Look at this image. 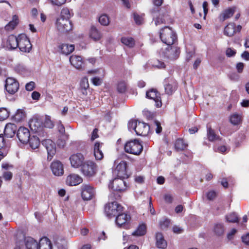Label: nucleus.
Here are the masks:
<instances>
[{"mask_svg": "<svg viewBox=\"0 0 249 249\" xmlns=\"http://www.w3.org/2000/svg\"><path fill=\"white\" fill-rule=\"evenodd\" d=\"M241 117L239 114L234 113L230 118V122L233 124H238L241 121Z\"/></svg>", "mask_w": 249, "mask_h": 249, "instance_id": "45", "label": "nucleus"}, {"mask_svg": "<svg viewBox=\"0 0 249 249\" xmlns=\"http://www.w3.org/2000/svg\"><path fill=\"white\" fill-rule=\"evenodd\" d=\"M142 150L143 146L137 139L130 140L124 145V150L127 153L139 155Z\"/></svg>", "mask_w": 249, "mask_h": 249, "instance_id": "6", "label": "nucleus"}, {"mask_svg": "<svg viewBox=\"0 0 249 249\" xmlns=\"http://www.w3.org/2000/svg\"><path fill=\"white\" fill-rule=\"evenodd\" d=\"M152 65L153 67L157 68H163L165 67L164 63L159 60H154L153 62Z\"/></svg>", "mask_w": 249, "mask_h": 249, "instance_id": "51", "label": "nucleus"}, {"mask_svg": "<svg viewBox=\"0 0 249 249\" xmlns=\"http://www.w3.org/2000/svg\"><path fill=\"white\" fill-rule=\"evenodd\" d=\"M146 232V227L144 224H140L136 230L132 232V235L135 236L144 235Z\"/></svg>", "mask_w": 249, "mask_h": 249, "instance_id": "32", "label": "nucleus"}, {"mask_svg": "<svg viewBox=\"0 0 249 249\" xmlns=\"http://www.w3.org/2000/svg\"><path fill=\"white\" fill-rule=\"evenodd\" d=\"M156 245L160 249H165L167 247V242L164 240L162 234L157 232L156 234Z\"/></svg>", "mask_w": 249, "mask_h": 249, "instance_id": "25", "label": "nucleus"}, {"mask_svg": "<svg viewBox=\"0 0 249 249\" xmlns=\"http://www.w3.org/2000/svg\"><path fill=\"white\" fill-rule=\"evenodd\" d=\"M207 137L210 141L213 142L217 140H220L219 136L216 135L214 131L211 128H208L207 130Z\"/></svg>", "mask_w": 249, "mask_h": 249, "instance_id": "38", "label": "nucleus"}, {"mask_svg": "<svg viewBox=\"0 0 249 249\" xmlns=\"http://www.w3.org/2000/svg\"><path fill=\"white\" fill-rule=\"evenodd\" d=\"M160 36L162 42L167 46L172 45L177 40L175 33L168 26L160 30Z\"/></svg>", "mask_w": 249, "mask_h": 249, "instance_id": "4", "label": "nucleus"}, {"mask_svg": "<svg viewBox=\"0 0 249 249\" xmlns=\"http://www.w3.org/2000/svg\"><path fill=\"white\" fill-rule=\"evenodd\" d=\"M89 84L88 79L86 77L83 78L80 82V88L89 89Z\"/></svg>", "mask_w": 249, "mask_h": 249, "instance_id": "53", "label": "nucleus"}, {"mask_svg": "<svg viewBox=\"0 0 249 249\" xmlns=\"http://www.w3.org/2000/svg\"><path fill=\"white\" fill-rule=\"evenodd\" d=\"M57 128H58V131L59 132V133L60 134V135H66L65 134V128L62 124H58Z\"/></svg>", "mask_w": 249, "mask_h": 249, "instance_id": "62", "label": "nucleus"}, {"mask_svg": "<svg viewBox=\"0 0 249 249\" xmlns=\"http://www.w3.org/2000/svg\"><path fill=\"white\" fill-rule=\"evenodd\" d=\"M130 220V216L129 214L121 213L117 215L116 223L118 226H123L126 229L128 228V223Z\"/></svg>", "mask_w": 249, "mask_h": 249, "instance_id": "16", "label": "nucleus"}, {"mask_svg": "<svg viewBox=\"0 0 249 249\" xmlns=\"http://www.w3.org/2000/svg\"><path fill=\"white\" fill-rule=\"evenodd\" d=\"M244 65L243 63H238L236 64V68L237 70V71L239 73H241L243 71L244 69Z\"/></svg>", "mask_w": 249, "mask_h": 249, "instance_id": "64", "label": "nucleus"}, {"mask_svg": "<svg viewBox=\"0 0 249 249\" xmlns=\"http://www.w3.org/2000/svg\"><path fill=\"white\" fill-rule=\"evenodd\" d=\"M30 147L33 149L37 148L40 143V141L36 136H32L29 138L28 142Z\"/></svg>", "mask_w": 249, "mask_h": 249, "instance_id": "35", "label": "nucleus"}, {"mask_svg": "<svg viewBox=\"0 0 249 249\" xmlns=\"http://www.w3.org/2000/svg\"><path fill=\"white\" fill-rule=\"evenodd\" d=\"M17 130L16 124L12 123L7 124L4 129V133L7 138H12L14 136Z\"/></svg>", "mask_w": 249, "mask_h": 249, "instance_id": "22", "label": "nucleus"}, {"mask_svg": "<svg viewBox=\"0 0 249 249\" xmlns=\"http://www.w3.org/2000/svg\"><path fill=\"white\" fill-rule=\"evenodd\" d=\"M128 128L130 131L134 130L137 135L145 136L149 130V125L137 120H131L128 122Z\"/></svg>", "mask_w": 249, "mask_h": 249, "instance_id": "1", "label": "nucleus"}, {"mask_svg": "<svg viewBox=\"0 0 249 249\" xmlns=\"http://www.w3.org/2000/svg\"><path fill=\"white\" fill-rule=\"evenodd\" d=\"M57 30L61 33H66L72 30V25L70 20L58 18L55 22Z\"/></svg>", "mask_w": 249, "mask_h": 249, "instance_id": "8", "label": "nucleus"}, {"mask_svg": "<svg viewBox=\"0 0 249 249\" xmlns=\"http://www.w3.org/2000/svg\"><path fill=\"white\" fill-rule=\"evenodd\" d=\"M173 231L175 233L179 234L183 232V230L179 226H175L173 227Z\"/></svg>", "mask_w": 249, "mask_h": 249, "instance_id": "60", "label": "nucleus"}, {"mask_svg": "<svg viewBox=\"0 0 249 249\" xmlns=\"http://www.w3.org/2000/svg\"><path fill=\"white\" fill-rule=\"evenodd\" d=\"M226 221L229 222L235 223L238 221V217L234 213H231L226 216Z\"/></svg>", "mask_w": 249, "mask_h": 249, "instance_id": "41", "label": "nucleus"}, {"mask_svg": "<svg viewBox=\"0 0 249 249\" xmlns=\"http://www.w3.org/2000/svg\"><path fill=\"white\" fill-rule=\"evenodd\" d=\"M38 244V249H52L53 247L51 241L46 237L41 238Z\"/></svg>", "mask_w": 249, "mask_h": 249, "instance_id": "28", "label": "nucleus"}, {"mask_svg": "<svg viewBox=\"0 0 249 249\" xmlns=\"http://www.w3.org/2000/svg\"><path fill=\"white\" fill-rule=\"evenodd\" d=\"M35 87V83L34 82H30L25 86L26 89L28 91L33 90Z\"/></svg>", "mask_w": 249, "mask_h": 249, "instance_id": "58", "label": "nucleus"}, {"mask_svg": "<svg viewBox=\"0 0 249 249\" xmlns=\"http://www.w3.org/2000/svg\"><path fill=\"white\" fill-rule=\"evenodd\" d=\"M126 89V85L124 81H120L117 86V90L119 92L124 93Z\"/></svg>", "mask_w": 249, "mask_h": 249, "instance_id": "49", "label": "nucleus"}, {"mask_svg": "<svg viewBox=\"0 0 249 249\" xmlns=\"http://www.w3.org/2000/svg\"><path fill=\"white\" fill-rule=\"evenodd\" d=\"M44 126L49 128H52L54 126V124L49 116H46Z\"/></svg>", "mask_w": 249, "mask_h": 249, "instance_id": "47", "label": "nucleus"}, {"mask_svg": "<svg viewBox=\"0 0 249 249\" xmlns=\"http://www.w3.org/2000/svg\"><path fill=\"white\" fill-rule=\"evenodd\" d=\"M175 148L178 150H183L186 148L187 145L181 139H178L176 141L175 144Z\"/></svg>", "mask_w": 249, "mask_h": 249, "instance_id": "42", "label": "nucleus"}, {"mask_svg": "<svg viewBox=\"0 0 249 249\" xmlns=\"http://www.w3.org/2000/svg\"><path fill=\"white\" fill-rule=\"evenodd\" d=\"M71 17L70 10L68 8H63L61 11L60 16L59 18H62L70 20Z\"/></svg>", "mask_w": 249, "mask_h": 249, "instance_id": "39", "label": "nucleus"}, {"mask_svg": "<svg viewBox=\"0 0 249 249\" xmlns=\"http://www.w3.org/2000/svg\"><path fill=\"white\" fill-rule=\"evenodd\" d=\"M5 180L9 181L13 177V174L9 171H4L3 172L2 177Z\"/></svg>", "mask_w": 249, "mask_h": 249, "instance_id": "52", "label": "nucleus"}, {"mask_svg": "<svg viewBox=\"0 0 249 249\" xmlns=\"http://www.w3.org/2000/svg\"><path fill=\"white\" fill-rule=\"evenodd\" d=\"M159 54L162 57L171 60L177 59L179 56L180 51L176 46H163L159 52Z\"/></svg>", "mask_w": 249, "mask_h": 249, "instance_id": "3", "label": "nucleus"}, {"mask_svg": "<svg viewBox=\"0 0 249 249\" xmlns=\"http://www.w3.org/2000/svg\"><path fill=\"white\" fill-rule=\"evenodd\" d=\"M115 164H117L114 170V173L117 174V176L120 178H125L127 176L126 162L124 161H121L118 164L115 161Z\"/></svg>", "mask_w": 249, "mask_h": 249, "instance_id": "17", "label": "nucleus"}, {"mask_svg": "<svg viewBox=\"0 0 249 249\" xmlns=\"http://www.w3.org/2000/svg\"><path fill=\"white\" fill-rule=\"evenodd\" d=\"M165 21V19H163L162 16H159L155 20V24L156 26H157L158 25H160L161 23H164Z\"/></svg>", "mask_w": 249, "mask_h": 249, "instance_id": "59", "label": "nucleus"}, {"mask_svg": "<svg viewBox=\"0 0 249 249\" xmlns=\"http://www.w3.org/2000/svg\"><path fill=\"white\" fill-rule=\"evenodd\" d=\"M29 126L31 130L38 134L40 137L46 135V132L43 127V122L41 119L37 116H34L29 121Z\"/></svg>", "mask_w": 249, "mask_h": 249, "instance_id": "5", "label": "nucleus"}, {"mask_svg": "<svg viewBox=\"0 0 249 249\" xmlns=\"http://www.w3.org/2000/svg\"><path fill=\"white\" fill-rule=\"evenodd\" d=\"M95 194L94 188L89 184H83L82 186V196L83 199L88 200L92 198Z\"/></svg>", "mask_w": 249, "mask_h": 249, "instance_id": "13", "label": "nucleus"}, {"mask_svg": "<svg viewBox=\"0 0 249 249\" xmlns=\"http://www.w3.org/2000/svg\"><path fill=\"white\" fill-rule=\"evenodd\" d=\"M123 207L117 202L114 201L107 204L105 208V212L107 216L112 217L116 216L118 213H122Z\"/></svg>", "mask_w": 249, "mask_h": 249, "instance_id": "7", "label": "nucleus"}, {"mask_svg": "<svg viewBox=\"0 0 249 249\" xmlns=\"http://www.w3.org/2000/svg\"><path fill=\"white\" fill-rule=\"evenodd\" d=\"M235 10V7L231 8L225 10L219 16L220 20L223 21L232 16Z\"/></svg>", "mask_w": 249, "mask_h": 249, "instance_id": "30", "label": "nucleus"}, {"mask_svg": "<svg viewBox=\"0 0 249 249\" xmlns=\"http://www.w3.org/2000/svg\"><path fill=\"white\" fill-rule=\"evenodd\" d=\"M147 98L153 100L155 103V105L157 107H160L162 105L160 94L155 89H151L147 91L146 93Z\"/></svg>", "mask_w": 249, "mask_h": 249, "instance_id": "15", "label": "nucleus"}, {"mask_svg": "<svg viewBox=\"0 0 249 249\" xmlns=\"http://www.w3.org/2000/svg\"><path fill=\"white\" fill-rule=\"evenodd\" d=\"M19 23L18 17L15 15L12 17V19L7 24H6L4 29L7 31H11L14 30Z\"/></svg>", "mask_w": 249, "mask_h": 249, "instance_id": "26", "label": "nucleus"}, {"mask_svg": "<svg viewBox=\"0 0 249 249\" xmlns=\"http://www.w3.org/2000/svg\"><path fill=\"white\" fill-rule=\"evenodd\" d=\"M121 42L129 48H132L135 45V41L134 39L131 37H122Z\"/></svg>", "mask_w": 249, "mask_h": 249, "instance_id": "37", "label": "nucleus"}, {"mask_svg": "<svg viewBox=\"0 0 249 249\" xmlns=\"http://www.w3.org/2000/svg\"><path fill=\"white\" fill-rule=\"evenodd\" d=\"M17 137L21 142L27 143L30 138V131L25 127H20L17 132Z\"/></svg>", "mask_w": 249, "mask_h": 249, "instance_id": "14", "label": "nucleus"}, {"mask_svg": "<svg viewBox=\"0 0 249 249\" xmlns=\"http://www.w3.org/2000/svg\"><path fill=\"white\" fill-rule=\"evenodd\" d=\"M53 174L56 176H60L64 174V167L62 163L58 161H53L50 166Z\"/></svg>", "mask_w": 249, "mask_h": 249, "instance_id": "18", "label": "nucleus"}, {"mask_svg": "<svg viewBox=\"0 0 249 249\" xmlns=\"http://www.w3.org/2000/svg\"><path fill=\"white\" fill-rule=\"evenodd\" d=\"M224 227L222 224H216L214 227V231L218 235H222L224 232Z\"/></svg>", "mask_w": 249, "mask_h": 249, "instance_id": "46", "label": "nucleus"}, {"mask_svg": "<svg viewBox=\"0 0 249 249\" xmlns=\"http://www.w3.org/2000/svg\"><path fill=\"white\" fill-rule=\"evenodd\" d=\"M26 117V113L24 109H18L17 110L14 118L17 122H20L23 120Z\"/></svg>", "mask_w": 249, "mask_h": 249, "instance_id": "36", "label": "nucleus"}, {"mask_svg": "<svg viewBox=\"0 0 249 249\" xmlns=\"http://www.w3.org/2000/svg\"><path fill=\"white\" fill-rule=\"evenodd\" d=\"M89 34V36L95 41L99 40L102 37L100 32L94 26L91 27Z\"/></svg>", "mask_w": 249, "mask_h": 249, "instance_id": "33", "label": "nucleus"}, {"mask_svg": "<svg viewBox=\"0 0 249 249\" xmlns=\"http://www.w3.org/2000/svg\"><path fill=\"white\" fill-rule=\"evenodd\" d=\"M5 88L10 94H14L19 89V84L16 79L8 77L5 81Z\"/></svg>", "mask_w": 249, "mask_h": 249, "instance_id": "10", "label": "nucleus"}, {"mask_svg": "<svg viewBox=\"0 0 249 249\" xmlns=\"http://www.w3.org/2000/svg\"><path fill=\"white\" fill-rule=\"evenodd\" d=\"M18 36L16 37L14 35L8 36L7 40V47L11 49H15L18 47Z\"/></svg>", "mask_w": 249, "mask_h": 249, "instance_id": "24", "label": "nucleus"}, {"mask_svg": "<svg viewBox=\"0 0 249 249\" xmlns=\"http://www.w3.org/2000/svg\"><path fill=\"white\" fill-rule=\"evenodd\" d=\"M98 20L100 23L103 26H107L109 23V18L106 14L101 15L99 18Z\"/></svg>", "mask_w": 249, "mask_h": 249, "instance_id": "43", "label": "nucleus"}, {"mask_svg": "<svg viewBox=\"0 0 249 249\" xmlns=\"http://www.w3.org/2000/svg\"><path fill=\"white\" fill-rule=\"evenodd\" d=\"M70 61L71 64L77 69L81 68L83 64L81 57L76 55H71L70 57Z\"/></svg>", "mask_w": 249, "mask_h": 249, "instance_id": "27", "label": "nucleus"}, {"mask_svg": "<svg viewBox=\"0 0 249 249\" xmlns=\"http://www.w3.org/2000/svg\"><path fill=\"white\" fill-rule=\"evenodd\" d=\"M52 5L56 6H61L65 4L67 0H47Z\"/></svg>", "mask_w": 249, "mask_h": 249, "instance_id": "48", "label": "nucleus"}, {"mask_svg": "<svg viewBox=\"0 0 249 249\" xmlns=\"http://www.w3.org/2000/svg\"><path fill=\"white\" fill-rule=\"evenodd\" d=\"M235 32V24L233 23H230L225 27L224 34L228 36H232Z\"/></svg>", "mask_w": 249, "mask_h": 249, "instance_id": "31", "label": "nucleus"}, {"mask_svg": "<svg viewBox=\"0 0 249 249\" xmlns=\"http://www.w3.org/2000/svg\"><path fill=\"white\" fill-rule=\"evenodd\" d=\"M242 239L243 243L246 245H249V233L243 235L242 236Z\"/></svg>", "mask_w": 249, "mask_h": 249, "instance_id": "61", "label": "nucleus"}, {"mask_svg": "<svg viewBox=\"0 0 249 249\" xmlns=\"http://www.w3.org/2000/svg\"><path fill=\"white\" fill-rule=\"evenodd\" d=\"M236 53V51L231 48H228L226 51V54L228 57L234 56Z\"/></svg>", "mask_w": 249, "mask_h": 249, "instance_id": "56", "label": "nucleus"}, {"mask_svg": "<svg viewBox=\"0 0 249 249\" xmlns=\"http://www.w3.org/2000/svg\"><path fill=\"white\" fill-rule=\"evenodd\" d=\"M68 139L67 135H60L57 141V144L60 147H64L66 144V142Z\"/></svg>", "mask_w": 249, "mask_h": 249, "instance_id": "40", "label": "nucleus"}, {"mask_svg": "<svg viewBox=\"0 0 249 249\" xmlns=\"http://www.w3.org/2000/svg\"><path fill=\"white\" fill-rule=\"evenodd\" d=\"M107 238V236L106 233L104 231H102L101 233H99L97 237V241H100L101 240H105Z\"/></svg>", "mask_w": 249, "mask_h": 249, "instance_id": "63", "label": "nucleus"}, {"mask_svg": "<svg viewBox=\"0 0 249 249\" xmlns=\"http://www.w3.org/2000/svg\"><path fill=\"white\" fill-rule=\"evenodd\" d=\"M134 19L136 24L140 25L143 22V18L137 14H134Z\"/></svg>", "mask_w": 249, "mask_h": 249, "instance_id": "54", "label": "nucleus"}, {"mask_svg": "<svg viewBox=\"0 0 249 249\" xmlns=\"http://www.w3.org/2000/svg\"><path fill=\"white\" fill-rule=\"evenodd\" d=\"M59 49L62 53L68 55L74 50V46L72 44H63L59 46Z\"/></svg>", "mask_w": 249, "mask_h": 249, "instance_id": "29", "label": "nucleus"}, {"mask_svg": "<svg viewBox=\"0 0 249 249\" xmlns=\"http://www.w3.org/2000/svg\"><path fill=\"white\" fill-rule=\"evenodd\" d=\"M94 155L96 160H101L104 157V155L100 149V144L99 142H96L94 146Z\"/></svg>", "mask_w": 249, "mask_h": 249, "instance_id": "34", "label": "nucleus"}, {"mask_svg": "<svg viewBox=\"0 0 249 249\" xmlns=\"http://www.w3.org/2000/svg\"><path fill=\"white\" fill-rule=\"evenodd\" d=\"M177 88V83L172 78L165 79L164 89L166 93L168 94H172Z\"/></svg>", "mask_w": 249, "mask_h": 249, "instance_id": "19", "label": "nucleus"}, {"mask_svg": "<svg viewBox=\"0 0 249 249\" xmlns=\"http://www.w3.org/2000/svg\"><path fill=\"white\" fill-rule=\"evenodd\" d=\"M18 47L20 51L23 52H29L32 48V45L27 36L24 34L18 36Z\"/></svg>", "mask_w": 249, "mask_h": 249, "instance_id": "9", "label": "nucleus"}, {"mask_svg": "<svg viewBox=\"0 0 249 249\" xmlns=\"http://www.w3.org/2000/svg\"><path fill=\"white\" fill-rule=\"evenodd\" d=\"M91 82L93 85L95 86H99L102 83V79L99 77H94L92 78Z\"/></svg>", "mask_w": 249, "mask_h": 249, "instance_id": "57", "label": "nucleus"}, {"mask_svg": "<svg viewBox=\"0 0 249 249\" xmlns=\"http://www.w3.org/2000/svg\"><path fill=\"white\" fill-rule=\"evenodd\" d=\"M170 225V220L168 219H164L160 222V226L161 229H164L167 228Z\"/></svg>", "mask_w": 249, "mask_h": 249, "instance_id": "50", "label": "nucleus"}, {"mask_svg": "<svg viewBox=\"0 0 249 249\" xmlns=\"http://www.w3.org/2000/svg\"><path fill=\"white\" fill-rule=\"evenodd\" d=\"M216 196V193L214 191H210L207 194V199L209 200H213Z\"/></svg>", "mask_w": 249, "mask_h": 249, "instance_id": "55", "label": "nucleus"}, {"mask_svg": "<svg viewBox=\"0 0 249 249\" xmlns=\"http://www.w3.org/2000/svg\"><path fill=\"white\" fill-rule=\"evenodd\" d=\"M9 116V112L6 108H0V121H2L5 120Z\"/></svg>", "mask_w": 249, "mask_h": 249, "instance_id": "44", "label": "nucleus"}, {"mask_svg": "<svg viewBox=\"0 0 249 249\" xmlns=\"http://www.w3.org/2000/svg\"><path fill=\"white\" fill-rule=\"evenodd\" d=\"M97 171V165L91 160L85 161L81 167V173L87 178H91L95 177Z\"/></svg>", "mask_w": 249, "mask_h": 249, "instance_id": "2", "label": "nucleus"}, {"mask_svg": "<svg viewBox=\"0 0 249 249\" xmlns=\"http://www.w3.org/2000/svg\"><path fill=\"white\" fill-rule=\"evenodd\" d=\"M83 181V178L79 175L75 174L69 175L66 178V183L70 186H76Z\"/></svg>", "mask_w": 249, "mask_h": 249, "instance_id": "21", "label": "nucleus"}, {"mask_svg": "<svg viewBox=\"0 0 249 249\" xmlns=\"http://www.w3.org/2000/svg\"><path fill=\"white\" fill-rule=\"evenodd\" d=\"M71 166L75 168L81 167L85 161L84 156L81 153L72 155L69 158Z\"/></svg>", "mask_w": 249, "mask_h": 249, "instance_id": "12", "label": "nucleus"}, {"mask_svg": "<svg viewBox=\"0 0 249 249\" xmlns=\"http://www.w3.org/2000/svg\"><path fill=\"white\" fill-rule=\"evenodd\" d=\"M24 243L26 249H38V242L31 237H26Z\"/></svg>", "mask_w": 249, "mask_h": 249, "instance_id": "23", "label": "nucleus"}, {"mask_svg": "<svg viewBox=\"0 0 249 249\" xmlns=\"http://www.w3.org/2000/svg\"><path fill=\"white\" fill-rule=\"evenodd\" d=\"M114 178L109 184V188L116 191H123L126 188V183L123 178Z\"/></svg>", "mask_w": 249, "mask_h": 249, "instance_id": "11", "label": "nucleus"}, {"mask_svg": "<svg viewBox=\"0 0 249 249\" xmlns=\"http://www.w3.org/2000/svg\"><path fill=\"white\" fill-rule=\"evenodd\" d=\"M42 144L44 145L48 152V156L53 157L56 153L55 144L51 140L47 139L43 140Z\"/></svg>", "mask_w": 249, "mask_h": 249, "instance_id": "20", "label": "nucleus"}]
</instances>
